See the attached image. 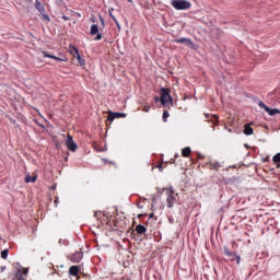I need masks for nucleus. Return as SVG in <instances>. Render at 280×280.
<instances>
[{
	"label": "nucleus",
	"mask_w": 280,
	"mask_h": 280,
	"mask_svg": "<svg viewBox=\"0 0 280 280\" xmlns=\"http://www.w3.org/2000/svg\"><path fill=\"white\" fill-rule=\"evenodd\" d=\"M171 5L174 10H189L191 9V2L187 0H172Z\"/></svg>",
	"instance_id": "nucleus-1"
},
{
	"label": "nucleus",
	"mask_w": 280,
	"mask_h": 280,
	"mask_svg": "<svg viewBox=\"0 0 280 280\" xmlns=\"http://www.w3.org/2000/svg\"><path fill=\"white\" fill-rule=\"evenodd\" d=\"M15 276L14 280H26L28 270L23 268L20 264L15 265Z\"/></svg>",
	"instance_id": "nucleus-2"
},
{
	"label": "nucleus",
	"mask_w": 280,
	"mask_h": 280,
	"mask_svg": "<svg viewBox=\"0 0 280 280\" xmlns=\"http://www.w3.org/2000/svg\"><path fill=\"white\" fill-rule=\"evenodd\" d=\"M167 198H166V205L168 209H172L176 202V198H178V194L174 192V189L170 188L167 189Z\"/></svg>",
	"instance_id": "nucleus-3"
},
{
	"label": "nucleus",
	"mask_w": 280,
	"mask_h": 280,
	"mask_svg": "<svg viewBox=\"0 0 280 280\" xmlns=\"http://www.w3.org/2000/svg\"><path fill=\"white\" fill-rule=\"evenodd\" d=\"M259 108H264V110H266V113H268V115H270V117H275V115H280V109L278 108H270L267 105H265L264 102H259L258 103Z\"/></svg>",
	"instance_id": "nucleus-4"
},
{
	"label": "nucleus",
	"mask_w": 280,
	"mask_h": 280,
	"mask_svg": "<svg viewBox=\"0 0 280 280\" xmlns=\"http://www.w3.org/2000/svg\"><path fill=\"white\" fill-rule=\"evenodd\" d=\"M161 104H163V106H170V104H172V96L165 89H162Z\"/></svg>",
	"instance_id": "nucleus-5"
},
{
	"label": "nucleus",
	"mask_w": 280,
	"mask_h": 280,
	"mask_svg": "<svg viewBox=\"0 0 280 280\" xmlns=\"http://www.w3.org/2000/svg\"><path fill=\"white\" fill-rule=\"evenodd\" d=\"M66 145L68 150H70V152H75V150H78V144L75 143L71 135H68L66 139Z\"/></svg>",
	"instance_id": "nucleus-6"
},
{
	"label": "nucleus",
	"mask_w": 280,
	"mask_h": 280,
	"mask_svg": "<svg viewBox=\"0 0 280 280\" xmlns=\"http://www.w3.org/2000/svg\"><path fill=\"white\" fill-rule=\"evenodd\" d=\"M224 255H226L231 261H236L237 265L242 261V257L237 256V254L231 252V249H228L226 247H224Z\"/></svg>",
	"instance_id": "nucleus-7"
},
{
	"label": "nucleus",
	"mask_w": 280,
	"mask_h": 280,
	"mask_svg": "<svg viewBox=\"0 0 280 280\" xmlns=\"http://www.w3.org/2000/svg\"><path fill=\"white\" fill-rule=\"evenodd\" d=\"M84 257V254L82 252H75L71 256H69L70 261L73 264H80L82 261V258Z\"/></svg>",
	"instance_id": "nucleus-8"
},
{
	"label": "nucleus",
	"mask_w": 280,
	"mask_h": 280,
	"mask_svg": "<svg viewBox=\"0 0 280 280\" xmlns=\"http://www.w3.org/2000/svg\"><path fill=\"white\" fill-rule=\"evenodd\" d=\"M91 36H95V40H102V35L100 34V27L97 26V24H93L91 26V31H90Z\"/></svg>",
	"instance_id": "nucleus-9"
},
{
	"label": "nucleus",
	"mask_w": 280,
	"mask_h": 280,
	"mask_svg": "<svg viewBox=\"0 0 280 280\" xmlns=\"http://www.w3.org/2000/svg\"><path fill=\"white\" fill-rule=\"evenodd\" d=\"M175 43H178L179 45H186L187 47H194V42H191V39L186 37L176 39Z\"/></svg>",
	"instance_id": "nucleus-10"
},
{
	"label": "nucleus",
	"mask_w": 280,
	"mask_h": 280,
	"mask_svg": "<svg viewBox=\"0 0 280 280\" xmlns=\"http://www.w3.org/2000/svg\"><path fill=\"white\" fill-rule=\"evenodd\" d=\"M35 8L40 14H45V5H43L40 1L38 0L35 1Z\"/></svg>",
	"instance_id": "nucleus-11"
},
{
	"label": "nucleus",
	"mask_w": 280,
	"mask_h": 280,
	"mask_svg": "<svg viewBox=\"0 0 280 280\" xmlns=\"http://www.w3.org/2000/svg\"><path fill=\"white\" fill-rule=\"evenodd\" d=\"M80 272V267L78 266H71L69 269V275L72 277H78V273Z\"/></svg>",
	"instance_id": "nucleus-12"
},
{
	"label": "nucleus",
	"mask_w": 280,
	"mask_h": 280,
	"mask_svg": "<svg viewBox=\"0 0 280 280\" xmlns=\"http://www.w3.org/2000/svg\"><path fill=\"white\" fill-rule=\"evenodd\" d=\"M253 132H255V131L253 130L250 125L244 126V135H246L247 137H250V135H253Z\"/></svg>",
	"instance_id": "nucleus-13"
},
{
	"label": "nucleus",
	"mask_w": 280,
	"mask_h": 280,
	"mask_svg": "<svg viewBox=\"0 0 280 280\" xmlns=\"http://www.w3.org/2000/svg\"><path fill=\"white\" fill-rule=\"evenodd\" d=\"M42 54H43L44 58H51L52 60H58L59 62H62V59L59 58V57H56L54 55H49L46 51H43Z\"/></svg>",
	"instance_id": "nucleus-14"
},
{
	"label": "nucleus",
	"mask_w": 280,
	"mask_h": 280,
	"mask_svg": "<svg viewBox=\"0 0 280 280\" xmlns=\"http://www.w3.org/2000/svg\"><path fill=\"white\" fill-rule=\"evenodd\" d=\"M136 231H137V233H139V235H143V233H145L148 231V229H145V226L139 224L136 226Z\"/></svg>",
	"instance_id": "nucleus-15"
},
{
	"label": "nucleus",
	"mask_w": 280,
	"mask_h": 280,
	"mask_svg": "<svg viewBox=\"0 0 280 280\" xmlns=\"http://www.w3.org/2000/svg\"><path fill=\"white\" fill-rule=\"evenodd\" d=\"M72 51H73V54H75L80 65H84V59H82V57H80V51L78 50V48H73Z\"/></svg>",
	"instance_id": "nucleus-16"
},
{
	"label": "nucleus",
	"mask_w": 280,
	"mask_h": 280,
	"mask_svg": "<svg viewBox=\"0 0 280 280\" xmlns=\"http://www.w3.org/2000/svg\"><path fill=\"white\" fill-rule=\"evenodd\" d=\"M189 154H191V148L186 147L182 150V156L187 158Z\"/></svg>",
	"instance_id": "nucleus-17"
},
{
	"label": "nucleus",
	"mask_w": 280,
	"mask_h": 280,
	"mask_svg": "<svg viewBox=\"0 0 280 280\" xmlns=\"http://www.w3.org/2000/svg\"><path fill=\"white\" fill-rule=\"evenodd\" d=\"M272 161H273V163H277L276 167L279 170V167H280V153H277L276 155H273Z\"/></svg>",
	"instance_id": "nucleus-18"
},
{
	"label": "nucleus",
	"mask_w": 280,
	"mask_h": 280,
	"mask_svg": "<svg viewBox=\"0 0 280 280\" xmlns=\"http://www.w3.org/2000/svg\"><path fill=\"white\" fill-rule=\"evenodd\" d=\"M113 12H115V9H109L108 10V14L109 16L113 19V21L116 23L117 27H119V22L117 21V18H115V15H113Z\"/></svg>",
	"instance_id": "nucleus-19"
},
{
	"label": "nucleus",
	"mask_w": 280,
	"mask_h": 280,
	"mask_svg": "<svg viewBox=\"0 0 280 280\" xmlns=\"http://www.w3.org/2000/svg\"><path fill=\"white\" fill-rule=\"evenodd\" d=\"M115 119H117V116L115 115V113L109 112L107 121H109V124H113V121H115Z\"/></svg>",
	"instance_id": "nucleus-20"
},
{
	"label": "nucleus",
	"mask_w": 280,
	"mask_h": 280,
	"mask_svg": "<svg viewBox=\"0 0 280 280\" xmlns=\"http://www.w3.org/2000/svg\"><path fill=\"white\" fill-rule=\"evenodd\" d=\"M25 182L26 183H36V175H34V176L26 175Z\"/></svg>",
	"instance_id": "nucleus-21"
},
{
	"label": "nucleus",
	"mask_w": 280,
	"mask_h": 280,
	"mask_svg": "<svg viewBox=\"0 0 280 280\" xmlns=\"http://www.w3.org/2000/svg\"><path fill=\"white\" fill-rule=\"evenodd\" d=\"M10 250L9 249H4L1 252V258L2 259H8V255H9Z\"/></svg>",
	"instance_id": "nucleus-22"
},
{
	"label": "nucleus",
	"mask_w": 280,
	"mask_h": 280,
	"mask_svg": "<svg viewBox=\"0 0 280 280\" xmlns=\"http://www.w3.org/2000/svg\"><path fill=\"white\" fill-rule=\"evenodd\" d=\"M210 165L211 167H214V170H218V167H220V163L218 162H211Z\"/></svg>",
	"instance_id": "nucleus-23"
},
{
	"label": "nucleus",
	"mask_w": 280,
	"mask_h": 280,
	"mask_svg": "<svg viewBox=\"0 0 280 280\" xmlns=\"http://www.w3.org/2000/svg\"><path fill=\"white\" fill-rule=\"evenodd\" d=\"M167 117H170V112L165 110V112L163 113V119H164V121H167Z\"/></svg>",
	"instance_id": "nucleus-24"
},
{
	"label": "nucleus",
	"mask_w": 280,
	"mask_h": 280,
	"mask_svg": "<svg viewBox=\"0 0 280 280\" xmlns=\"http://www.w3.org/2000/svg\"><path fill=\"white\" fill-rule=\"evenodd\" d=\"M115 115H116V119H119L121 117H126L125 113H115Z\"/></svg>",
	"instance_id": "nucleus-25"
},
{
	"label": "nucleus",
	"mask_w": 280,
	"mask_h": 280,
	"mask_svg": "<svg viewBox=\"0 0 280 280\" xmlns=\"http://www.w3.org/2000/svg\"><path fill=\"white\" fill-rule=\"evenodd\" d=\"M42 16H43L44 21H50L49 15H47L45 12L42 13Z\"/></svg>",
	"instance_id": "nucleus-26"
},
{
	"label": "nucleus",
	"mask_w": 280,
	"mask_h": 280,
	"mask_svg": "<svg viewBox=\"0 0 280 280\" xmlns=\"http://www.w3.org/2000/svg\"><path fill=\"white\" fill-rule=\"evenodd\" d=\"M143 112H144V113H150V106L145 105V106L143 107Z\"/></svg>",
	"instance_id": "nucleus-27"
},
{
	"label": "nucleus",
	"mask_w": 280,
	"mask_h": 280,
	"mask_svg": "<svg viewBox=\"0 0 280 280\" xmlns=\"http://www.w3.org/2000/svg\"><path fill=\"white\" fill-rule=\"evenodd\" d=\"M63 21H69V18L67 15H62Z\"/></svg>",
	"instance_id": "nucleus-28"
},
{
	"label": "nucleus",
	"mask_w": 280,
	"mask_h": 280,
	"mask_svg": "<svg viewBox=\"0 0 280 280\" xmlns=\"http://www.w3.org/2000/svg\"><path fill=\"white\" fill-rule=\"evenodd\" d=\"M158 167H159L160 172H163V166L162 165H159Z\"/></svg>",
	"instance_id": "nucleus-29"
},
{
	"label": "nucleus",
	"mask_w": 280,
	"mask_h": 280,
	"mask_svg": "<svg viewBox=\"0 0 280 280\" xmlns=\"http://www.w3.org/2000/svg\"><path fill=\"white\" fill-rule=\"evenodd\" d=\"M152 202H153V205H154V202H156V198L155 197H153Z\"/></svg>",
	"instance_id": "nucleus-30"
},
{
	"label": "nucleus",
	"mask_w": 280,
	"mask_h": 280,
	"mask_svg": "<svg viewBox=\"0 0 280 280\" xmlns=\"http://www.w3.org/2000/svg\"><path fill=\"white\" fill-rule=\"evenodd\" d=\"M154 100H155V102H159L160 98H159V96H155Z\"/></svg>",
	"instance_id": "nucleus-31"
},
{
	"label": "nucleus",
	"mask_w": 280,
	"mask_h": 280,
	"mask_svg": "<svg viewBox=\"0 0 280 280\" xmlns=\"http://www.w3.org/2000/svg\"><path fill=\"white\" fill-rule=\"evenodd\" d=\"M5 270V267H1V271L3 272Z\"/></svg>",
	"instance_id": "nucleus-32"
},
{
	"label": "nucleus",
	"mask_w": 280,
	"mask_h": 280,
	"mask_svg": "<svg viewBox=\"0 0 280 280\" xmlns=\"http://www.w3.org/2000/svg\"><path fill=\"white\" fill-rule=\"evenodd\" d=\"M206 119H209V114H206Z\"/></svg>",
	"instance_id": "nucleus-33"
},
{
	"label": "nucleus",
	"mask_w": 280,
	"mask_h": 280,
	"mask_svg": "<svg viewBox=\"0 0 280 280\" xmlns=\"http://www.w3.org/2000/svg\"><path fill=\"white\" fill-rule=\"evenodd\" d=\"M153 215H154V214H153V213H151V214H150V218H153Z\"/></svg>",
	"instance_id": "nucleus-34"
},
{
	"label": "nucleus",
	"mask_w": 280,
	"mask_h": 280,
	"mask_svg": "<svg viewBox=\"0 0 280 280\" xmlns=\"http://www.w3.org/2000/svg\"><path fill=\"white\" fill-rule=\"evenodd\" d=\"M214 117V119H218V116H213Z\"/></svg>",
	"instance_id": "nucleus-35"
},
{
	"label": "nucleus",
	"mask_w": 280,
	"mask_h": 280,
	"mask_svg": "<svg viewBox=\"0 0 280 280\" xmlns=\"http://www.w3.org/2000/svg\"><path fill=\"white\" fill-rule=\"evenodd\" d=\"M26 1H32V0H26Z\"/></svg>",
	"instance_id": "nucleus-36"
}]
</instances>
